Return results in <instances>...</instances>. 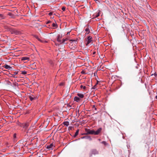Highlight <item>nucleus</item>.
<instances>
[{
  "label": "nucleus",
  "mask_w": 157,
  "mask_h": 157,
  "mask_svg": "<svg viewBox=\"0 0 157 157\" xmlns=\"http://www.w3.org/2000/svg\"><path fill=\"white\" fill-rule=\"evenodd\" d=\"M80 88H83L84 90H85L86 88V86H83L82 85H81L80 86Z\"/></svg>",
  "instance_id": "9b49d317"
},
{
  "label": "nucleus",
  "mask_w": 157,
  "mask_h": 157,
  "mask_svg": "<svg viewBox=\"0 0 157 157\" xmlns=\"http://www.w3.org/2000/svg\"><path fill=\"white\" fill-rule=\"evenodd\" d=\"M63 85V84L62 83H61L60 84V85Z\"/></svg>",
  "instance_id": "c85d7f7f"
},
{
  "label": "nucleus",
  "mask_w": 157,
  "mask_h": 157,
  "mask_svg": "<svg viewBox=\"0 0 157 157\" xmlns=\"http://www.w3.org/2000/svg\"><path fill=\"white\" fill-rule=\"evenodd\" d=\"M93 108H94V109H95V110H97V109H96V108L95 107V106H94V105L93 106Z\"/></svg>",
  "instance_id": "412c9836"
},
{
  "label": "nucleus",
  "mask_w": 157,
  "mask_h": 157,
  "mask_svg": "<svg viewBox=\"0 0 157 157\" xmlns=\"http://www.w3.org/2000/svg\"><path fill=\"white\" fill-rule=\"evenodd\" d=\"M53 145L51 144L49 145H48L47 147V148L48 149H52L53 148Z\"/></svg>",
  "instance_id": "39448f33"
},
{
  "label": "nucleus",
  "mask_w": 157,
  "mask_h": 157,
  "mask_svg": "<svg viewBox=\"0 0 157 157\" xmlns=\"http://www.w3.org/2000/svg\"><path fill=\"white\" fill-rule=\"evenodd\" d=\"M155 98H156V99H157V95L156 96Z\"/></svg>",
  "instance_id": "c756f323"
},
{
  "label": "nucleus",
  "mask_w": 157,
  "mask_h": 157,
  "mask_svg": "<svg viewBox=\"0 0 157 157\" xmlns=\"http://www.w3.org/2000/svg\"><path fill=\"white\" fill-rule=\"evenodd\" d=\"M38 40L39 41H40L41 42H44V41L42 40H41L40 39H39V38H38Z\"/></svg>",
  "instance_id": "aec40b11"
},
{
  "label": "nucleus",
  "mask_w": 157,
  "mask_h": 157,
  "mask_svg": "<svg viewBox=\"0 0 157 157\" xmlns=\"http://www.w3.org/2000/svg\"><path fill=\"white\" fill-rule=\"evenodd\" d=\"M92 152H93V154H94L97 153H98L96 150H94Z\"/></svg>",
  "instance_id": "ddd939ff"
},
{
  "label": "nucleus",
  "mask_w": 157,
  "mask_h": 157,
  "mask_svg": "<svg viewBox=\"0 0 157 157\" xmlns=\"http://www.w3.org/2000/svg\"><path fill=\"white\" fill-rule=\"evenodd\" d=\"M86 130L87 132V134L94 135V130H87V129H86Z\"/></svg>",
  "instance_id": "7ed1b4c3"
},
{
  "label": "nucleus",
  "mask_w": 157,
  "mask_h": 157,
  "mask_svg": "<svg viewBox=\"0 0 157 157\" xmlns=\"http://www.w3.org/2000/svg\"><path fill=\"white\" fill-rule=\"evenodd\" d=\"M16 134L15 133L13 135V137L14 138H15L16 137Z\"/></svg>",
  "instance_id": "4be33fe9"
},
{
  "label": "nucleus",
  "mask_w": 157,
  "mask_h": 157,
  "mask_svg": "<svg viewBox=\"0 0 157 157\" xmlns=\"http://www.w3.org/2000/svg\"><path fill=\"white\" fill-rule=\"evenodd\" d=\"M99 15V13H98V14H97V15L96 17H98V16Z\"/></svg>",
  "instance_id": "a878e982"
},
{
  "label": "nucleus",
  "mask_w": 157,
  "mask_h": 157,
  "mask_svg": "<svg viewBox=\"0 0 157 157\" xmlns=\"http://www.w3.org/2000/svg\"><path fill=\"white\" fill-rule=\"evenodd\" d=\"M74 100L77 102H78L80 101V98L77 97H75L74 98Z\"/></svg>",
  "instance_id": "1a4fd4ad"
},
{
  "label": "nucleus",
  "mask_w": 157,
  "mask_h": 157,
  "mask_svg": "<svg viewBox=\"0 0 157 157\" xmlns=\"http://www.w3.org/2000/svg\"><path fill=\"white\" fill-rule=\"evenodd\" d=\"M69 122L68 121H65L63 123V124L67 126L69 125Z\"/></svg>",
  "instance_id": "9d476101"
},
{
  "label": "nucleus",
  "mask_w": 157,
  "mask_h": 157,
  "mask_svg": "<svg viewBox=\"0 0 157 157\" xmlns=\"http://www.w3.org/2000/svg\"><path fill=\"white\" fill-rule=\"evenodd\" d=\"M51 18H53V17H51Z\"/></svg>",
  "instance_id": "72a5a7b5"
},
{
  "label": "nucleus",
  "mask_w": 157,
  "mask_h": 157,
  "mask_svg": "<svg viewBox=\"0 0 157 157\" xmlns=\"http://www.w3.org/2000/svg\"><path fill=\"white\" fill-rule=\"evenodd\" d=\"M62 9L63 11H64L65 10L66 8L65 7H63L62 8Z\"/></svg>",
  "instance_id": "6ab92c4d"
},
{
  "label": "nucleus",
  "mask_w": 157,
  "mask_h": 157,
  "mask_svg": "<svg viewBox=\"0 0 157 157\" xmlns=\"http://www.w3.org/2000/svg\"><path fill=\"white\" fill-rule=\"evenodd\" d=\"M52 25L53 27H56L57 26V25L56 23H53Z\"/></svg>",
  "instance_id": "2eb2a0df"
},
{
  "label": "nucleus",
  "mask_w": 157,
  "mask_h": 157,
  "mask_svg": "<svg viewBox=\"0 0 157 157\" xmlns=\"http://www.w3.org/2000/svg\"><path fill=\"white\" fill-rule=\"evenodd\" d=\"M62 37V36L60 34L58 35L57 36V40L58 42H60V43H63L67 40V39L66 38V39H63V40H61Z\"/></svg>",
  "instance_id": "f257e3e1"
},
{
  "label": "nucleus",
  "mask_w": 157,
  "mask_h": 157,
  "mask_svg": "<svg viewBox=\"0 0 157 157\" xmlns=\"http://www.w3.org/2000/svg\"><path fill=\"white\" fill-rule=\"evenodd\" d=\"M101 128H100L98 129L96 131H94V135H97L100 132H101Z\"/></svg>",
  "instance_id": "20e7f679"
},
{
  "label": "nucleus",
  "mask_w": 157,
  "mask_h": 157,
  "mask_svg": "<svg viewBox=\"0 0 157 157\" xmlns=\"http://www.w3.org/2000/svg\"><path fill=\"white\" fill-rule=\"evenodd\" d=\"M21 73L23 75H25L27 74V72L25 71H22Z\"/></svg>",
  "instance_id": "f8f14e48"
},
{
  "label": "nucleus",
  "mask_w": 157,
  "mask_h": 157,
  "mask_svg": "<svg viewBox=\"0 0 157 157\" xmlns=\"http://www.w3.org/2000/svg\"><path fill=\"white\" fill-rule=\"evenodd\" d=\"M81 73L82 74H85V71H82L81 72Z\"/></svg>",
  "instance_id": "b1692460"
},
{
  "label": "nucleus",
  "mask_w": 157,
  "mask_h": 157,
  "mask_svg": "<svg viewBox=\"0 0 157 157\" xmlns=\"http://www.w3.org/2000/svg\"><path fill=\"white\" fill-rule=\"evenodd\" d=\"M52 14L53 13L52 12H50L48 13V15L51 16L52 15Z\"/></svg>",
  "instance_id": "a211bd4d"
},
{
  "label": "nucleus",
  "mask_w": 157,
  "mask_h": 157,
  "mask_svg": "<svg viewBox=\"0 0 157 157\" xmlns=\"http://www.w3.org/2000/svg\"><path fill=\"white\" fill-rule=\"evenodd\" d=\"M69 34V33H68V32L67 33V34Z\"/></svg>",
  "instance_id": "473e14b6"
},
{
  "label": "nucleus",
  "mask_w": 157,
  "mask_h": 157,
  "mask_svg": "<svg viewBox=\"0 0 157 157\" xmlns=\"http://www.w3.org/2000/svg\"><path fill=\"white\" fill-rule=\"evenodd\" d=\"M17 72H14V75H16L17 74Z\"/></svg>",
  "instance_id": "393cba45"
},
{
  "label": "nucleus",
  "mask_w": 157,
  "mask_h": 157,
  "mask_svg": "<svg viewBox=\"0 0 157 157\" xmlns=\"http://www.w3.org/2000/svg\"><path fill=\"white\" fill-rule=\"evenodd\" d=\"M96 2H98V0H94Z\"/></svg>",
  "instance_id": "bb28decb"
},
{
  "label": "nucleus",
  "mask_w": 157,
  "mask_h": 157,
  "mask_svg": "<svg viewBox=\"0 0 157 157\" xmlns=\"http://www.w3.org/2000/svg\"><path fill=\"white\" fill-rule=\"evenodd\" d=\"M4 18V17L1 14H0V18L1 19H2Z\"/></svg>",
  "instance_id": "4468645a"
},
{
  "label": "nucleus",
  "mask_w": 157,
  "mask_h": 157,
  "mask_svg": "<svg viewBox=\"0 0 157 157\" xmlns=\"http://www.w3.org/2000/svg\"><path fill=\"white\" fill-rule=\"evenodd\" d=\"M92 41V37L90 36H89L87 38V43H86V45H87L89 44Z\"/></svg>",
  "instance_id": "f03ea898"
},
{
  "label": "nucleus",
  "mask_w": 157,
  "mask_h": 157,
  "mask_svg": "<svg viewBox=\"0 0 157 157\" xmlns=\"http://www.w3.org/2000/svg\"><path fill=\"white\" fill-rule=\"evenodd\" d=\"M29 98L30 99L31 101H32L34 99V98L31 96H30Z\"/></svg>",
  "instance_id": "dca6fc26"
},
{
  "label": "nucleus",
  "mask_w": 157,
  "mask_h": 157,
  "mask_svg": "<svg viewBox=\"0 0 157 157\" xmlns=\"http://www.w3.org/2000/svg\"><path fill=\"white\" fill-rule=\"evenodd\" d=\"M93 89H95V87H94H94H93Z\"/></svg>",
  "instance_id": "2f4dec72"
},
{
  "label": "nucleus",
  "mask_w": 157,
  "mask_h": 157,
  "mask_svg": "<svg viewBox=\"0 0 157 157\" xmlns=\"http://www.w3.org/2000/svg\"><path fill=\"white\" fill-rule=\"evenodd\" d=\"M77 95L80 98H84V95L81 93H78Z\"/></svg>",
  "instance_id": "6e6552de"
},
{
  "label": "nucleus",
  "mask_w": 157,
  "mask_h": 157,
  "mask_svg": "<svg viewBox=\"0 0 157 157\" xmlns=\"http://www.w3.org/2000/svg\"><path fill=\"white\" fill-rule=\"evenodd\" d=\"M78 132H79V131H78V130L76 131V132H75V136H77L78 135Z\"/></svg>",
  "instance_id": "f3484780"
},
{
  "label": "nucleus",
  "mask_w": 157,
  "mask_h": 157,
  "mask_svg": "<svg viewBox=\"0 0 157 157\" xmlns=\"http://www.w3.org/2000/svg\"><path fill=\"white\" fill-rule=\"evenodd\" d=\"M70 41H75V40H70Z\"/></svg>",
  "instance_id": "cd10ccee"
},
{
  "label": "nucleus",
  "mask_w": 157,
  "mask_h": 157,
  "mask_svg": "<svg viewBox=\"0 0 157 157\" xmlns=\"http://www.w3.org/2000/svg\"><path fill=\"white\" fill-rule=\"evenodd\" d=\"M29 60V58L28 57H23L21 59V60Z\"/></svg>",
  "instance_id": "0eeeda50"
},
{
  "label": "nucleus",
  "mask_w": 157,
  "mask_h": 157,
  "mask_svg": "<svg viewBox=\"0 0 157 157\" xmlns=\"http://www.w3.org/2000/svg\"><path fill=\"white\" fill-rule=\"evenodd\" d=\"M4 67L6 68L8 70H10L12 68V67L7 65H5L4 66Z\"/></svg>",
  "instance_id": "423d86ee"
},
{
  "label": "nucleus",
  "mask_w": 157,
  "mask_h": 157,
  "mask_svg": "<svg viewBox=\"0 0 157 157\" xmlns=\"http://www.w3.org/2000/svg\"><path fill=\"white\" fill-rule=\"evenodd\" d=\"M89 29H85V31H86V32H88V31H89Z\"/></svg>",
  "instance_id": "5701e85b"
},
{
  "label": "nucleus",
  "mask_w": 157,
  "mask_h": 157,
  "mask_svg": "<svg viewBox=\"0 0 157 157\" xmlns=\"http://www.w3.org/2000/svg\"><path fill=\"white\" fill-rule=\"evenodd\" d=\"M102 143H105V142H102Z\"/></svg>",
  "instance_id": "7c9ffc66"
}]
</instances>
